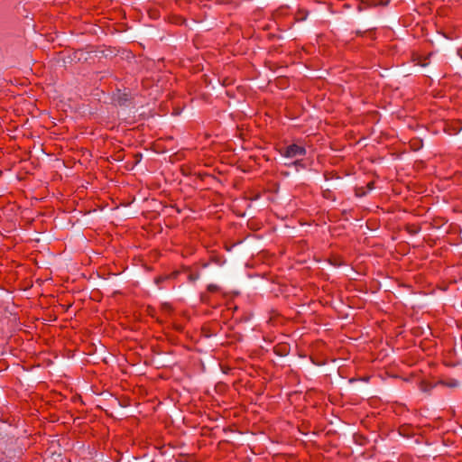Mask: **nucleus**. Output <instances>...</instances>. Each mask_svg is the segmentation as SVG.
Wrapping results in <instances>:
<instances>
[{
	"label": "nucleus",
	"instance_id": "nucleus-1",
	"mask_svg": "<svg viewBox=\"0 0 462 462\" xmlns=\"http://www.w3.org/2000/svg\"><path fill=\"white\" fill-rule=\"evenodd\" d=\"M281 154L285 158L295 159L304 156L306 154V150L303 146L298 144H291L284 148Z\"/></svg>",
	"mask_w": 462,
	"mask_h": 462
}]
</instances>
